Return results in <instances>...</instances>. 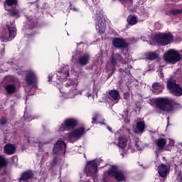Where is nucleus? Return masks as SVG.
<instances>
[{"label":"nucleus","mask_w":182,"mask_h":182,"mask_svg":"<svg viewBox=\"0 0 182 182\" xmlns=\"http://www.w3.org/2000/svg\"><path fill=\"white\" fill-rule=\"evenodd\" d=\"M71 93H73V95H74V96H75V95H76V88H73V90H71Z\"/></svg>","instance_id":"e433bc0d"},{"label":"nucleus","mask_w":182,"mask_h":182,"mask_svg":"<svg viewBox=\"0 0 182 182\" xmlns=\"http://www.w3.org/2000/svg\"><path fill=\"white\" fill-rule=\"evenodd\" d=\"M26 83L28 87H36V74L33 71H29L26 75Z\"/></svg>","instance_id":"9d476101"},{"label":"nucleus","mask_w":182,"mask_h":182,"mask_svg":"<svg viewBox=\"0 0 182 182\" xmlns=\"http://www.w3.org/2000/svg\"><path fill=\"white\" fill-rule=\"evenodd\" d=\"M6 26L9 28V39H14L16 36V28L14 26V24L11 26L7 24Z\"/></svg>","instance_id":"aec40b11"},{"label":"nucleus","mask_w":182,"mask_h":182,"mask_svg":"<svg viewBox=\"0 0 182 182\" xmlns=\"http://www.w3.org/2000/svg\"><path fill=\"white\" fill-rule=\"evenodd\" d=\"M106 181V178H104V182Z\"/></svg>","instance_id":"c03bdc74"},{"label":"nucleus","mask_w":182,"mask_h":182,"mask_svg":"<svg viewBox=\"0 0 182 182\" xmlns=\"http://www.w3.org/2000/svg\"><path fill=\"white\" fill-rule=\"evenodd\" d=\"M158 173L160 177H166V176H167V173H168V166L164 164H161L158 167Z\"/></svg>","instance_id":"dca6fc26"},{"label":"nucleus","mask_w":182,"mask_h":182,"mask_svg":"<svg viewBox=\"0 0 182 182\" xmlns=\"http://www.w3.org/2000/svg\"><path fill=\"white\" fill-rule=\"evenodd\" d=\"M149 105L151 106L156 105L163 112H171L173 110L171 100L166 97L152 98L149 100Z\"/></svg>","instance_id":"f257e3e1"},{"label":"nucleus","mask_w":182,"mask_h":182,"mask_svg":"<svg viewBox=\"0 0 182 182\" xmlns=\"http://www.w3.org/2000/svg\"><path fill=\"white\" fill-rule=\"evenodd\" d=\"M105 176H109V177L114 176L117 181H123L126 177L124 173L122 171H119V168L116 166H112L107 172L105 173Z\"/></svg>","instance_id":"39448f33"},{"label":"nucleus","mask_w":182,"mask_h":182,"mask_svg":"<svg viewBox=\"0 0 182 182\" xmlns=\"http://www.w3.org/2000/svg\"><path fill=\"white\" fill-rule=\"evenodd\" d=\"M117 62H122V55H120L119 54H114L113 55L111 61L107 63V69H109V70H113Z\"/></svg>","instance_id":"ddd939ff"},{"label":"nucleus","mask_w":182,"mask_h":182,"mask_svg":"<svg viewBox=\"0 0 182 182\" xmlns=\"http://www.w3.org/2000/svg\"><path fill=\"white\" fill-rule=\"evenodd\" d=\"M135 146L137 150H141L143 149V144L141 143V141H139V139L136 141Z\"/></svg>","instance_id":"c85d7f7f"},{"label":"nucleus","mask_w":182,"mask_h":182,"mask_svg":"<svg viewBox=\"0 0 182 182\" xmlns=\"http://www.w3.org/2000/svg\"><path fill=\"white\" fill-rule=\"evenodd\" d=\"M164 58L166 62L174 64L181 60V55H180L178 51L174 49H171L164 53Z\"/></svg>","instance_id":"7ed1b4c3"},{"label":"nucleus","mask_w":182,"mask_h":182,"mask_svg":"<svg viewBox=\"0 0 182 182\" xmlns=\"http://www.w3.org/2000/svg\"><path fill=\"white\" fill-rule=\"evenodd\" d=\"M109 96L111 99H113L115 102V103H118L119 100H120V94L119 93V91L117 90H110Z\"/></svg>","instance_id":"6ab92c4d"},{"label":"nucleus","mask_w":182,"mask_h":182,"mask_svg":"<svg viewBox=\"0 0 182 182\" xmlns=\"http://www.w3.org/2000/svg\"><path fill=\"white\" fill-rule=\"evenodd\" d=\"M144 127H146V125L144 122H139L136 124V129L140 132L141 133H143L144 132Z\"/></svg>","instance_id":"393cba45"},{"label":"nucleus","mask_w":182,"mask_h":182,"mask_svg":"<svg viewBox=\"0 0 182 182\" xmlns=\"http://www.w3.org/2000/svg\"><path fill=\"white\" fill-rule=\"evenodd\" d=\"M170 146H174V141L173 140H170Z\"/></svg>","instance_id":"a19ab883"},{"label":"nucleus","mask_w":182,"mask_h":182,"mask_svg":"<svg viewBox=\"0 0 182 182\" xmlns=\"http://www.w3.org/2000/svg\"><path fill=\"white\" fill-rule=\"evenodd\" d=\"M5 89L9 95L15 93V92H16V87L12 84L6 85Z\"/></svg>","instance_id":"5701e85b"},{"label":"nucleus","mask_w":182,"mask_h":182,"mask_svg":"<svg viewBox=\"0 0 182 182\" xmlns=\"http://www.w3.org/2000/svg\"><path fill=\"white\" fill-rule=\"evenodd\" d=\"M90 60V55L89 53H85L78 58V63L81 66H86Z\"/></svg>","instance_id":"2eb2a0df"},{"label":"nucleus","mask_w":182,"mask_h":182,"mask_svg":"<svg viewBox=\"0 0 182 182\" xmlns=\"http://www.w3.org/2000/svg\"><path fill=\"white\" fill-rule=\"evenodd\" d=\"M85 96L87 97H92V94H90V92H87L86 95H85Z\"/></svg>","instance_id":"58836bf2"},{"label":"nucleus","mask_w":182,"mask_h":182,"mask_svg":"<svg viewBox=\"0 0 182 182\" xmlns=\"http://www.w3.org/2000/svg\"><path fill=\"white\" fill-rule=\"evenodd\" d=\"M8 164V159L0 155V169Z\"/></svg>","instance_id":"cd10ccee"},{"label":"nucleus","mask_w":182,"mask_h":182,"mask_svg":"<svg viewBox=\"0 0 182 182\" xmlns=\"http://www.w3.org/2000/svg\"><path fill=\"white\" fill-rule=\"evenodd\" d=\"M0 124H1V126H4V125L6 124V119H5V118H1V119H0Z\"/></svg>","instance_id":"2f4dec72"},{"label":"nucleus","mask_w":182,"mask_h":182,"mask_svg":"<svg viewBox=\"0 0 182 182\" xmlns=\"http://www.w3.org/2000/svg\"><path fill=\"white\" fill-rule=\"evenodd\" d=\"M167 86L169 92H171L172 95L174 96H181L182 88L179 85L176 83V80H173V78H170L168 80Z\"/></svg>","instance_id":"0eeeda50"},{"label":"nucleus","mask_w":182,"mask_h":182,"mask_svg":"<svg viewBox=\"0 0 182 182\" xmlns=\"http://www.w3.org/2000/svg\"><path fill=\"white\" fill-rule=\"evenodd\" d=\"M147 59L149 60H156V59H159V54L157 53H149L147 55Z\"/></svg>","instance_id":"bb28decb"},{"label":"nucleus","mask_w":182,"mask_h":182,"mask_svg":"<svg viewBox=\"0 0 182 182\" xmlns=\"http://www.w3.org/2000/svg\"><path fill=\"white\" fill-rule=\"evenodd\" d=\"M33 177V173H32V171H26L24 172L20 178V182L22 181H26L27 180H29V178H32Z\"/></svg>","instance_id":"412c9836"},{"label":"nucleus","mask_w":182,"mask_h":182,"mask_svg":"<svg viewBox=\"0 0 182 182\" xmlns=\"http://www.w3.org/2000/svg\"><path fill=\"white\" fill-rule=\"evenodd\" d=\"M141 39H143V37H141Z\"/></svg>","instance_id":"a18cd8bd"},{"label":"nucleus","mask_w":182,"mask_h":182,"mask_svg":"<svg viewBox=\"0 0 182 182\" xmlns=\"http://www.w3.org/2000/svg\"><path fill=\"white\" fill-rule=\"evenodd\" d=\"M4 150L6 154H14L16 148L15 147V145L8 144L4 146Z\"/></svg>","instance_id":"a211bd4d"},{"label":"nucleus","mask_w":182,"mask_h":182,"mask_svg":"<svg viewBox=\"0 0 182 182\" xmlns=\"http://www.w3.org/2000/svg\"><path fill=\"white\" fill-rule=\"evenodd\" d=\"M156 145L158 146L159 149H164V146H166V140L164 138L159 139L156 141Z\"/></svg>","instance_id":"a878e982"},{"label":"nucleus","mask_w":182,"mask_h":182,"mask_svg":"<svg viewBox=\"0 0 182 182\" xmlns=\"http://www.w3.org/2000/svg\"><path fill=\"white\" fill-rule=\"evenodd\" d=\"M172 14L173 15H177V14H181V10L178 9V10H173Z\"/></svg>","instance_id":"72a5a7b5"},{"label":"nucleus","mask_w":182,"mask_h":182,"mask_svg":"<svg viewBox=\"0 0 182 182\" xmlns=\"http://www.w3.org/2000/svg\"><path fill=\"white\" fill-rule=\"evenodd\" d=\"M0 40L2 41V42H9V39H6L5 38V37H4V36H0Z\"/></svg>","instance_id":"f704fd0d"},{"label":"nucleus","mask_w":182,"mask_h":182,"mask_svg":"<svg viewBox=\"0 0 182 182\" xmlns=\"http://www.w3.org/2000/svg\"><path fill=\"white\" fill-rule=\"evenodd\" d=\"M108 129L109 130V132L111 131V129H110V128H109V127H108Z\"/></svg>","instance_id":"37998d69"},{"label":"nucleus","mask_w":182,"mask_h":182,"mask_svg":"<svg viewBox=\"0 0 182 182\" xmlns=\"http://www.w3.org/2000/svg\"><path fill=\"white\" fill-rule=\"evenodd\" d=\"M27 36V38H29V37H30L29 34H27V36Z\"/></svg>","instance_id":"79ce46f5"},{"label":"nucleus","mask_w":182,"mask_h":182,"mask_svg":"<svg viewBox=\"0 0 182 182\" xmlns=\"http://www.w3.org/2000/svg\"><path fill=\"white\" fill-rule=\"evenodd\" d=\"M52 80V75H48V82H50Z\"/></svg>","instance_id":"ea45409f"},{"label":"nucleus","mask_w":182,"mask_h":182,"mask_svg":"<svg viewBox=\"0 0 182 182\" xmlns=\"http://www.w3.org/2000/svg\"><path fill=\"white\" fill-rule=\"evenodd\" d=\"M96 29L100 33H105L106 31V21L102 17H98L96 19Z\"/></svg>","instance_id":"f8f14e48"},{"label":"nucleus","mask_w":182,"mask_h":182,"mask_svg":"<svg viewBox=\"0 0 182 182\" xmlns=\"http://www.w3.org/2000/svg\"><path fill=\"white\" fill-rule=\"evenodd\" d=\"M101 160H94L87 163L85 171L88 176H95L97 173V166H99V163H101Z\"/></svg>","instance_id":"6e6552de"},{"label":"nucleus","mask_w":182,"mask_h":182,"mask_svg":"<svg viewBox=\"0 0 182 182\" xmlns=\"http://www.w3.org/2000/svg\"><path fill=\"white\" fill-rule=\"evenodd\" d=\"M127 141H129V139L126 136H121L119 139V146L121 149H126V146H127Z\"/></svg>","instance_id":"4be33fe9"},{"label":"nucleus","mask_w":182,"mask_h":182,"mask_svg":"<svg viewBox=\"0 0 182 182\" xmlns=\"http://www.w3.org/2000/svg\"><path fill=\"white\" fill-rule=\"evenodd\" d=\"M99 117H100L99 115H96V116L93 117L92 123V124L96 123V120H99Z\"/></svg>","instance_id":"473e14b6"},{"label":"nucleus","mask_w":182,"mask_h":182,"mask_svg":"<svg viewBox=\"0 0 182 182\" xmlns=\"http://www.w3.org/2000/svg\"><path fill=\"white\" fill-rule=\"evenodd\" d=\"M122 4H127V2H132V0H121Z\"/></svg>","instance_id":"4c0bfd02"},{"label":"nucleus","mask_w":182,"mask_h":182,"mask_svg":"<svg viewBox=\"0 0 182 182\" xmlns=\"http://www.w3.org/2000/svg\"><path fill=\"white\" fill-rule=\"evenodd\" d=\"M69 70H70V68L68 65L61 68V69L57 73V77L60 80H66L69 77Z\"/></svg>","instance_id":"9b49d317"},{"label":"nucleus","mask_w":182,"mask_h":182,"mask_svg":"<svg viewBox=\"0 0 182 182\" xmlns=\"http://www.w3.org/2000/svg\"><path fill=\"white\" fill-rule=\"evenodd\" d=\"M77 126V119L75 118H67L61 124L59 132H70Z\"/></svg>","instance_id":"20e7f679"},{"label":"nucleus","mask_w":182,"mask_h":182,"mask_svg":"<svg viewBox=\"0 0 182 182\" xmlns=\"http://www.w3.org/2000/svg\"><path fill=\"white\" fill-rule=\"evenodd\" d=\"M127 22L129 25H136V23H137V17L134 16H129L127 17Z\"/></svg>","instance_id":"b1692460"},{"label":"nucleus","mask_w":182,"mask_h":182,"mask_svg":"<svg viewBox=\"0 0 182 182\" xmlns=\"http://www.w3.org/2000/svg\"><path fill=\"white\" fill-rule=\"evenodd\" d=\"M112 43L115 48H126L127 43L122 38H116L112 41Z\"/></svg>","instance_id":"4468645a"},{"label":"nucleus","mask_w":182,"mask_h":182,"mask_svg":"<svg viewBox=\"0 0 182 182\" xmlns=\"http://www.w3.org/2000/svg\"><path fill=\"white\" fill-rule=\"evenodd\" d=\"M53 154H65L66 153V143L62 140H58L53 146Z\"/></svg>","instance_id":"1a4fd4ad"},{"label":"nucleus","mask_w":182,"mask_h":182,"mask_svg":"<svg viewBox=\"0 0 182 182\" xmlns=\"http://www.w3.org/2000/svg\"><path fill=\"white\" fill-rule=\"evenodd\" d=\"M24 117H25L26 119H29L30 117H32V116H31V115H28V113L25 112V113H24Z\"/></svg>","instance_id":"c9c22d12"},{"label":"nucleus","mask_w":182,"mask_h":182,"mask_svg":"<svg viewBox=\"0 0 182 182\" xmlns=\"http://www.w3.org/2000/svg\"><path fill=\"white\" fill-rule=\"evenodd\" d=\"M11 15H13V16H18V15H19V10L16 9H11Z\"/></svg>","instance_id":"c756f323"},{"label":"nucleus","mask_w":182,"mask_h":182,"mask_svg":"<svg viewBox=\"0 0 182 182\" xmlns=\"http://www.w3.org/2000/svg\"><path fill=\"white\" fill-rule=\"evenodd\" d=\"M18 0H6V3L4 4L6 11H11L12 8L16 6Z\"/></svg>","instance_id":"f3484780"},{"label":"nucleus","mask_w":182,"mask_h":182,"mask_svg":"<svg viewBox=\"0 0 182 182\" xmlns=\"http://www.w3.org/2000/svg\"><path fill=\"white\" fill-rule=\"evenodd\" d=\"M154 41L161 45L162 46H166V45H170L173 42V35L171 33L166 34H156L154 37Z\"/></svg>","instance_id":"423d86ee"},{"label":"nucleus","mask_w":182,"mask_h":182,"mask_svg":"<svg viewBox=\"0 0 182 182\" xmlns=\"http://www.w3.org/2000/svg\"><path fill=\"white\" fill-rule=\"evenodd\" d=\"M153 89H155V90H159L160 89V85L157 82L154 83L152 85Z\"/></svg>","instance_id":"7c9ffc66"},{"label":"nucleus","mask_w":182,"mask_h":182,"mask_svg":"<svg viewBox=\"0 0 182 182\" xmlns=\"http://www.w3.org/2000/svg\"><path fill=\"white\" fill-rule=\"evenodd\" d=\"M86 133V131L84 127L77 128L70 132L68 133L65 136V139L68 140L70 143H75V141L79 140L80 138Z\"/></svg>","instance_id":"f03ea898"}]
</instances>
